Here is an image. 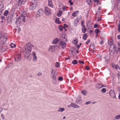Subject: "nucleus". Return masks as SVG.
Here are the masks:
<instances>
[{
  "label": "nucleus",
  "instance_id": "f257e3e1",
  "mask_svg": "<svg viewBox=\"0 0 120 120\" xmlns=\"http://www.w3.org/2000/svg\"><path fill=\"white\" fill-rule=\"evenodd\" d=\"M31 44H29L26 47L24 46L22 48V51L25 57L28 58L30 55L32 50Z\"/></svg>",
  "mask_w": 120,
  "mask_h": 120
},
{
  "label": "nucleus",
  "instance_id": "f03ea898",
  "mask_svg": "<svg viewBox=\"0 0 120 120\" xmlns=\"http://www.w3.org/2000/svg\"><path fill=\"white\" fill-rule=\"evenodd\" d=\"M51 74V76L53 79L52 82L54 83L55 84L57 82L56 76H57V74L56 73V71L54 70H52Z\"/></svg>",
  "mask_w": 120,
  "mask_h": 120
},
{
  "label": "nucleus",
  "instance_id": "7ed1b4c3",
  "mask_svg": "<svg viewBox=\"0 0 120 120\" xmlns=\"http://www.w3.org/2000/svg\"><path fill=\"white\" fill-rule=\"evenodd\" d=\"M26 16V15H22L19 18L17 19L16 23L17 25L19 26L20 25L21 19L22 20L23 22H25L26 21L25 20H26V18H27Z\"/></svg>",
  "mask_w": 120,
  "mask_h": 120
},
{
  "label": "nucleus",
  "instance_id": "20e7f679",
  "mask_svg": "<svg viewBox=\"0 0 120 120\" xmlns=\"http://www.w3.org/2000/svg\"><path fill=\"white\" fill-rule=\"evenodd\" d=\"M38 3V1L37 0H33L30 5L29 8L30 10H33L35 9Z\"/></svg>",
  "mask_w": 120,
  "mask_h": 120
},
{
  "label": "nucleus",
  "instance_id": "39448f33",
  "mask_svg": "<svg viewBox=\"0 0 120 120\" xmlns=\"http://www.w3.org/2000/svg\"><path fill=\"white\" fill-rule=\"evenodd\" d=\"M43 13V11L42 9H40L38 10L37 12L36 17H40L42 15Z\"/></svg>",
  "mask_w": 120,
  "mask_h": 120
},
{
  "label": "nucleus",
  "instance_id": "423d86ee",
  "mask_svg": "<svg viewBox=\"0 0 120 120\" xmlns=\"http://www.w3.org/2000/svg\"><path fill=\"white\" fill-rule=\"evenodd\" d=\"M45 14L47 15H49L51 14L50 10L47 7L45 8Z\"/></svg>",
  "mask_w": 120,
  "mask_h": 120
},
{
  "label": "nucleus",
  "instance_id": "0eeeda50",
  "mask_svg": "<svg viewBox=\"0 0 120 120\" xmlns=\"http://www.w3.org/2000/svg\"><path fill=\"white\" fill-rule=\"evenodd\" d=\"M109 93L110 95L113 98H116V96L115 95V93L112 90H111L109 92Z\"/></svg>",
  "mask_w": 120,
  "mask_h": 120
},
{
  "label": "nucleus",
  "instance_id": "6e6552de",
  "mask_svg": "<svg viewBox=\"0 0 120 120\" xmlns=\"http://www.w3.org/2000/svg\"><path fill=\"white\" fill-rule=\"evenodd\" d=\"M21 59L20 54L16 55L15 57V61L18 62L20 61Z\"/></svg>",
  "mask_w": 120,
  "mask_h": 120
},
{
  "label": "nucleus",
  "instance_id": "1a4fd4ad",
  "mask_svg": "<svg viewBox=\"0 0 120 120\" xmlns=\"http://www.w3.org/2000/svg\"><path fill=\"white\" fill-rule=\"evenodd\" d=\"M66 43L63 41H61L60 43V45L63 49L66 47Z\"/></svg>",
  "mask_w": 120,
  "mask_h": 120
},
{
  "label": "nucleus",
  "instance_id": "9d476101",
  "mask_svg": "<svg viewBox=\"0 0 120 120\" xmlns=\"http://www.w3.org/2000/svg\"><path fill=\"white\" fill-rule=\"evenodd\" d=\"M55 46H51L49 49V51L52 52H54L55 51Z\"/></svg>",
  "mask_w": 120,
  "mask_h": 120
},
{
  "label": "nucleus",
  "instance_id": "9b49d317",
  "mask_svg": "<svg viewBox=\"0 0 120 120\" xmlns=\"http://www.w3.org/2000/svg\"><path fill=\"white\" fill-rule=\"evenodd\" d=\"M4 10V6L3 4H0V15L2 14Z\"/></svg>",
  "mask_w": 120,
  "mask_h": 120
},
{
  "label": "nucleus",
  "instance_id": "f8f14e48",
  "mask_svg": "<svg viewBox=\"0 0 120 120\" xmlns=\"http://www.w3.org/2000/svg\"><path fill=\"white\" fill-rule=\"evenodd\" d=\"M78 19V18H77L76 19H75L74 23V26H76L78 25L79 23Z\"/></svg>",
  "mask_w": 120,
  "mask_h": 120
},
{
  "label": "nucleus",
  "instance_id": "ddd939ff",
  "mask_svg": "<svg viewBox=\"0 0 120 120\" xmlns=\"http://www.w3.org/2000/svg\"><path fill=\"white\" fill-rule=\"evenodd\" d=\"M70 105V106L75 108H79V106L73 103H71Z\"/></svg>",
  "mask_w": 120,
  "mask_h": 120
},
{
  "label": "nucleus",
  "instance_id": "4468645a",
  "mask_svg": "<svg viewBox=\"0 0 120 120\" xmlns=\"http://www.w3.org/2000/svg\"><path fill=\"white\" fill-rule=\"evenodd\" d=\"M81 97L80 96H79L76 99V101L77 103L80 104L81 103Z\"/></svg>",
  "mask_w": 120,
  "mask_h": 120
},
{
  "label": "nucleus",
  "instance_id": "2eb2a0df",
  "mask_svg": "<svg viewBox=\"0 0 120 120\" xmlns=\"http://www.w3.org/2000/svg\"><path fill=\"white\" fill-rule=\"evenodd\" d=\"M110 48L109 50H115L116 46L114 44H113L111 45H110Z\"/></svg>",
  "mask_w": 120,
  "mask_h": 120
},
{
  "label": "nucleus",
  "instance_id": "dca6fc26",
  "mask_svg": "<svg viewBox=\"0 0 120 120\" xmlns=\"http://www.w3.org/2000/svg\"><path fill=\"white\" fill-rule=\"evenodd\" d=\"M59 40L57 38H56L54 39L52 42V43L53 44H56L59 42Z\"/></svg>",
  "mask_w": 120,
  "mask_h": 120
},
{
  "label": "nucleus",
  "instance_id": "f3484780",
  "mask_svg": "<svg viewBox=\"0 0 120 120\" xmlns=\"http://www.w3.org/2000/svg\"><path fill=\"white\" fill-rule=\"evenodd\" d=\"M18 2V4L19 5H22L23 3L26 0H16Z\"/></svg>",
  "mask_w": 120,
  "mask_h": 120
},
{
  "label": "nucleus",
  "instance_id": "a211bd4d",
  "mask_svg": "<svg viewBox=\"0 0 120 120\" xmlns=\"http://www.w3.org/2000/svg\"><path fill=\"white\" fill-rule=\"evenodd\" d=\"M32 55L34 57L33 60L36 61L37 60V57L35 52H33Z\"/></svg>",
  "mask_w": 120,
  "mask_h": 120
},
{
  "label": "nucleus",
  "instance_id": "6ab92c4d",
  "mask_svg": "<svg viewBox=\"0 0 120 120\" xmlns=\"http://www.w3.org/2000/svg\"><path fill=\"white\" fill-rule=\"evenodd\" d=\"M79 12V11H74L72 14V15L74 17H75L77 15V14Z\"/></svg>",
  "mask_w": 120,
  "mask_h": 120
},
{
  "label": "nucleus",
  "instance_id": "aec40b11",
  "mask_svg": "<svg viewBox=\"0 0 120 120\" xmlns=\"http://www.w3.org/2000/svg\"><path fill=\"white\" fill-rule=\"evenodd\" d=\"M115 51L116 54H119L120 52V47L119 46L115 48Z\"/></svg>",
  "mask_w": 120,
  "mask_h": 120
},
{
  "label": "nucleus",
  "instance_id": "412c9836",
  "mask_svg": "<svg viewBox=\"0 0 120 120\" xmlns=\"http://www.w3.org/2000/svg\"><path fill=\"white\" fill-rule=\"evenodd\" d=\"M52 0H48V5L51 7H52L53 5L52 2Z\"/></svg>",
  "mask_w": 120,
  "mask_h": 120
},
{
  "label": "nucleus",
  "instance_id": "4be33fe9",
  "mask_svg": "<svg viewBox=\"0 0 120 120\" xmlns=\"http://www.w3.org/2000/svg\"><path fill=\"white\" fill-rule=\"evenodd\" d=\"M86 26L84 25H83L82 28V32L83 33H85L86 32Z\"/></svg>",
  "mask_w": 120,
  "mask_h": 120
},
{
  "label": "nucleus",
  "instance_id": "5701e85b",
  "mask_svg": "<svg viewBox=\"0 0 120 120\" xmlns=\"http://www.w3.org/2000/svg\"><path fill=\"white\" fill-rule=\"evenodd\" d=\"M115 51V50H109V53L110 55L111 56H113L114 54Z\"/></svg>",
  "mask_w": 120,
  "mask_h": 120
},
{
  "label": "nucleus",
  "instance_id": "b1692460",
  "mask_svg": "<svg viewBox=\"0 0 120 120\" xmlns=\"http://www.w3.org/2000/svg\"><path fill=\"white\" fill-rule=\"evenodd\" d=\"M78 42V41L77 40V39L75 38L73 41L72 43L73 44H75V45H76L77 44Z\"/></svg>",
  "mask_w": 120,
  "mask_h": 120
},
{
  "label": "nucleus",
  "instance_id": "393cba45",
  "mask_svg": "<svg viewBox=\"0 0 120 120\" xmlns=\"http://www.w3.org/2000/svg\"><path fill=\"white\" fill-rule=\"evenodd\" d=\"M82 94L84 95H86L87 93V91L86 90H83L81 91Z\"/></svg>",
  "mask_w": 120,
  "mask_h": 120
},
{
  "label": "nucleus",
  "instance_id": "a878e982",
  "mask_svg": "<svg viewBox=\"0 0 120 120\" xmlns=\"http://www.w3.org/2000/svg\"><path fill=\"white\" fill-rule=\"evenodd\" d=\"M87 37V35L85 33L83 34V38L84 40H85L86 39V38Z\"/></svg>",
  "mask_w": 120,
  "mask_h": 120
},
{
  "label": "nucleus",
  "instance_id": "bb28decb",
  "mask_svg": "<svg viewBox=\"0 0 120 120\" xmlns=\"http://www.w3.org/2000/svg\"><path fill=\"white\" fill-rule=\"evenodd\" d=\"M55 22L56 23L59 24H60L61 22L59 21V18H57L56 19Z\"/></svg>",
  "mask_w": 120,
  "mask_h": 120
},
{
  "label": "nucleus",
  "instance_id": "cd10ccee",
  "mask_svg": "<svg viewBox=\"0 0 120 120\" xmlns=\"http://www.w3.org/2000/svg\"><path fill=\"white\" fill-rule=\"evenodd\" d=\"M62 12L60 10H59V11L57 13V15L58 16H60L62 15Z\"/></svg>",
  "mask_w": 120,
  "mask_h": 120
},
{
  "label": "nucleus",
  "instance_id": "c85d7f7f",
  "mask_svg": "<svg viewBox=\"0 0 120 120\" xmlns=\"http://www.w3.org/2000/svg\"><path fill=\"white\" fill-rule=\"evenodd\" d=\"M90 47L92 49H95L94 45L93 43L91 44L90 45Z\"/></svg>",
  "mask_w": 120,
  "mask_h": 120
},
{
  "label": "nucleus",
  "instance_id": "c756f323",
  "mask_svg": "<svg viewBox=\"0 0 120 120\" xmlns=\"http://www.w3.org/2000/svg\"><path fill=\"white\" fill-rule=\"evenodd\" d=\"M78 62L77 60H74L72 61V64L74 65L76 64Z\"/></svg>",
  "mask_w": 120,
  "mask_h": 120
},
{
  "label": "nucleus",
  "instance_id": "7c9ffc66",
  "mask_svg": "<svg viewBox=\"0 0 120 120\" xmlns=\"http://www.w3.org/2000/svg\"><path fill=\"white\" fill-rule=\"evenodd\" d=\"M10 45L11 48H15L16 46V45L15 44H14L13 43H11V44H10Z\"/></svg>",
  "mask_w": 120,
  "mask_h": 120
},
{
  "label": "nucleus",
  "instance_id": "2f4dec72",
  "mask_svg": "<svg viewBox=\"0 0 120 120\" xmlns=\"http://www.w3.org/2000/svg\"><path fill=\"white\" fill-rule=\"evenodd\" d=\"M64 108H61L59 109L58 110V112H62L64 111Z\"/></svg>",
  "mask_w": 120,
  "mask_h": 120
},
{
  "label": "nucleus",
  "instance_id": "473e14b6",
  "mask_svg": "<svg viewBox=\"0 0 120 120\" xmlns=\"http://www.w3.org/2000/svg\"><path fill=\"white\" fill-rule=\"evenodd\" d=\"M94 0H87L86 1L87 3L89 5H90V3H92Z\"/></svg>",
  "mask_w": 120,
  "mask_h": 120
},
{
  "label": "nucleus",
  "instance_id": "72a5a7b5",
  "mask_svg": "<svg viewBox=\"0 0 120 120\" xmlns=\"http://www.w3.org/2000/svg\"><path fill=\"white\" fill-rule=\"evenodd\" d=\"M62 39L63 41H67V37H65V36L64 37L62 36Z\"/></svg>",
  "mask_w": 120,
  "mask_h": 120
},
{
  "label": "nucleus",
  "instance_id": "f704fd0d",
  "mask_svg": "<svg viewBox=\"0 0 120 120\" xmlns=\"http://www.w3.org/2000/svg\"><path fill=\"white\" fill-rule=\"evenodd\" d=\"M58 28L59 29L60 31H62L63 29V27L61 25H60L58 27Z\"/></svg>",
  "mask_w": 120,
  "mask_h": 120
},
{
  "label": "nucleus",
  "instance_id": "c9c22d12",
  "mask_svg": "<svg viewBox=\"0 0 120 120\" xmlns=\"http://www.w3.org/2000/svg\"><path fill=\"white\" fill-rule=\"evenodd\" d=\"M94 31L96 34H97L100 31L98 29H97L95 30Z\"/></svg>",
  "mask_w": 120,
  "mask_h": 120
},
{
  "label": "nucleus",
  "instance_id": "e433bc0d",
  "mask_svg": "<svg viewBox=\"0 0 120 120\" xmlns=\"http://www.w3.org/2000/svg\"><path fill=\"white\" fill-rule=\"evenodd\" d=\"M98 88H101L103 87H104L105 86L104 85H102L101 84H98Z\"/></svg>",
  "mask_w": 120,
  "mask_h": 120
},
{
  "label": "nucleus",
  "instance_id": "4c0bfd02",
  "mask_svg": "<svg viewBox=\"0 0 120 120\" xmlns=\"http://www.w3.org/2000/svg\"><path fill=\"white\" fill-rule=\"evenodd\" d=\"M120 118V114L116 116L115 117V119L117 120H118Z\"/></svg>",
  "mask_w": 120,
  "mask_h": 120
},
{
  "label": "nucleus",
  "instance_id": "58836bf2",
  "mask_svg": "<svg viewBox=\"0 0 120 120\" xmlns=\"http://www.w3.org/2000/svg\"><path fill=\"white\" fill-rule=\"evenodd\" d=\"M55 67L56 68H58L60 66L59 63L58 62H56L55 65Z\"/></svg>",
  "mask_w": 120,
  "mask_h": 120
},
{
  "label": "nucleus",
  "instance_id": "ea45409f",
  "mask_svg": "<svg viewBox=\"0 0 120 120\" xmlns=\"http://www.w3.org/2000/svg\"><path fill=\"white\" fill-rule=\"evenodd\" d=\"M8 10H6V11L4 13V15L5 16H6L8 14Z\"/></svg>",
  "mask_w": 120,
  "mask_h": 120
},
{
  "label": "nucleus",
  "instance_id": "a19ab883",
  "mask_svg": "<svg viewBox=\"0 0 120 120\" xmlns=\"http://www.w3.org/2000/svg\"><path fill=\"white\" fill-rule=\"evenodd\" d=\"M106 90V89L105 88H103L102 89L101 91L102 93H104L105 92Z\"/></svg>",
  "mask_w": 120,
  "mask_h": 120
},
{
  "label": "nucleus",
  "instance_id": "79ce46f5",
  "mask_svg": "<svg viewBox=\"0 0 120 120\" xmlns=\"http://www.w3.org/2000/svg\"><path fill=\"white\" fill-rule=\"evenodd\" d=\"M99 26L97 24H95L94 25V28H98Z\"/></svg>",
  "mask_w": 120,
  "mask_h": 120
},
{
  "label": "nucleus",
  "instance_id": "37998d69",
  "mask_svg": "<svg viewBox=\"0 0 120 120\" xmlns=\"http://www.w3.org/2000/svg\"><path fill=\"white\" fill-rule=\"evenodd\" d=\"M113 40H110V41L109 42V44L110 45H111V44H113Z\"/></svg>",
  "mask_w": 120,
  "mask_h": 120
},
{
  "label": "nucleus",
  "instance_id": "c03bdc74",
  "mask_svg": "<svg viewBox=\"0 0 120 120\" xmlns=\"http://www.w3.org/2000/svg\"><path fill=\"white\" fill-rule=\"evenodd\" d=\"M69 3L70 4V5H72L73 4V2L71 1V0H70L68 1Z\"/></svg>",
  "mask_w": 120,
  "mask_h": 120
},
{
  "label": "nucleus",
  "instance_id": "a18cd8bd",
  "mask_svg": "<svg viewBox=\"0 0 120 120\" xmlns=\"http://www.w3.org/2000/svg\"><path fill=\"white\" fill-rule=\"evenodd\" d=\"M68 26L66 24H64V26L63 27V28L65 29V28H68Z\"/></svg>",
  "mask_w": 120,
  "mask_h": 120
},
{
  "label": "nucleus",
  "instance_id": "49530a36",
  "mask_svg": "<svg viewBox=\"0 0 120 120\" xmlns=\"http://www.w3.org/2000/svg\"><path fill=\"white\" fill-rule=\"evenodd\" d=\"M112 67L115 69H116L119 67V66L118 65H116L114 68L113 67V66H112Z\"/></svg>",
  "mask_w": 120,
  "mask_h": 120
},
{
  "label": "nucleus",
  "instance_id": "de8ad7c7",
  "mask_svg": "<svg viewBox=\"0 0 120 120\" xmlns=\"http://www.w3.org/2000/svg\"><path fill=\"white\" fill-rule=\"evenodd\" d=\"M1 117L3 120H4L5 119V117H4V116L3 114H2L1 115Z\"/></svg>",
  "mask_w": 120,
  "mask_h": 120
},
{
  "label": "nucleus",
  "instance_id": "09e8293b",
  "mask_svg": "<svg viewBox=\"0 0 120 120\" xmlns=\"http://www.w3.org/2000/svg\"><path fill=\"white\" fill-rule=\"evenodd\" d=\"M58 79L60 81H61L63 80V78L62 77H60L58 78Z\"/></svg>",
  "mask_w": 120,
  "mask_h": 120
},
{
  "label": "nucleus",
  "instance_id": "8fccbe9b",
  "mask_svg": "<svg viewBox=\"0 0 120 120\" xmlns=\"http://www.w3.org/2000/svg\"><path fill=\"white\" fill-rule=\"evenodd\" d=\"M79 62L80 64H84V62L83 61H81L80 60H79Z\"/></svg>",
  "mask_w": 120,
  "mask_h": 120
},
{
  "label": "nucleus",
  "instance_id": "3c124183",
  "mask_svg": "<svg viewBox=\"0 0 120 120\" xmlns=\"http://www.w3.org/2000/svg\"><path fill=\"white\" fill-rule=\"evenodd\" d=\"M82 45V44L81 43H80L79 45H77V48L78 49H79L80 47V46L81 45Z\"/></svg>",
  "mask_w": 120,
  "mask_h": 120
},
{
  "label": "nucleus",
  "instance_id": "603ef678",
  "mask_svg": "<svg viewBox=\"0 0 120 120\" xmlns=\"http://www.w3.org/2000/svg\"><path fill=\"white\" fill-rule=\"evenodd\" d=\"M91 101H89L87 102H86L85 104L86 105H88V104H89L91 103Z\"/></svg>",
  "mask_w": 120,
  "mask_h": 120
},
{
  "label": "nucleus",
  "instance_id": "864d4df0",
  "mask_svg": "<svg viewBox=\"0 0 120 120\" xmlns=\"http://www.w3.org/2000/svg\"><path fill=\"white\" fill-rule=\"evenodd\" d=\"M5 18V17L3 16H2L1 17V19L2 20H4Z\"/></svg>",
  "mask_w": 120,
  "mask_h": 120
},
{
  "label": "nucleus",
  "instance_id": "5fc2aeb1",
  "mask_svg": "<svg viewBox=\"0 0 120 120\" xmlns=\"http://www.w3.org/2000/svg\"><path fill=\"white\" fill-rule=\"evenodd\" d=\"M109 59H110V58H108L107 59H106V60H105V62L106 63H107L108 62V61L109 60Z\"/></svg>",
  "mask_w": 120,
  "mask_h": 120
},
{
  "label": "nucleus",
  "instance_id": "6e6d98bb",
  "mask_svg": "<svg viewBox=\"0 0 120 120\" xmlns=\"http://www.w3.org/2000/svg\"><path fill=\"white\" fill-rule=\"evenodd\" d=\"M90 39H88L87 40V41L86 42V44H88V43H90Z\"/></svg>",
  "mask_w": 120,
  "mask_h": 120
},
{
  "label": "nucleus",
  "instance_id": "4d7b16f0",
  "mask_svg": "<svg viewBox=\"0 0 120 120\" xmlns=\"http://www.w3.org/2000/svg\"><path fill=\"white\" fill-rule=\"evenodd\" d=\"M42 75V73H41L40 72H39V73H38L37 74V75L39 76H41V75Z\"/></svg>",
  "mask_w": 120,
  "mask_h": 120
},
{
  "label": "nucleus",
  "instance_id": "13d9d810",
  "mask_svg": "<svg viewBox=\"0 0 120 120\" xmlns=\"http://www.w3.org/2000/svg\"><path fill=\"white\" fill-rule=\"evenodd\" d=\"M86 69L87 70H89V67L88 66H86L85 67Z\"/></svg>",
  "mask_w": 120,
  "mask_h": 120
},
{
  "label": "nucleus",
  "instance_id": "bf43d9fd",
  "mask_svg": "<svg viewBox=\"0 0 120 120\" xmlns=\"http://www.w3.org/2000/svg\"><path fill=\"white\" fill-rule=\"evenodd\" d=\"M94 2H97V4H98V2H99V0H94Z\"/></svg>",
  "mask_w": 120,
  "mask_h": 120
},
{
  "label": "nucleus",
  "instance_id": "052dcab7",
  "mask_svg": "<svg viewBox=\"0 0 120 120\" xmlns=\"http://www.w3.org/2000/svg\"><path fill=\"white\" fill-rule=\"evenodd\" d=\"M71 52H72L71 53V54L72 55H74L75 54V52H73V50H71Z\"/></svg>",
  "mask_w": 120,
  "mask_h": 120
},
{
  "label": "nucleus",
  "instance_id": "680f3d73",
  "mask_svg": "<svg viewBox=\"0 0 120 120\" xmlns=\"http://www.w3.org/2000/svg\"><path fill=\"white\" fill-rule=\"evenodd\" d=\"M70 58L69 56H68V58H65V60H69Z\"/></svg>",
  "mask_w": 120,
  "mask_h": 120
},
{
  "label": "nucleus",
  "instance_id": "e2e57ef3",
  "mask_svg": "<svg viewBox=\"0 0 120 120\" xmlns=\"http://www.w3.org/2000/svg\"><path fill=\"white\" fill-rule=\"evenodd\" d=\"M104 42L103 40H101L100 42V43L101 44H102Z\"/></svg>",
  "mask_w": 120,
  "mask_h": 120
},
{
  "label": "nucleus",
  "instance_id": "0e129e2a",
  "mask_svg": "<svg viewBox=\"0 0 120 120\" xmlns=\"http://www.w3.org/2000/svg\"><path fill=\"white\" fill-rule=\"evenodd\" d=\"M63 10L64 11H66L67 8L66 7H64L63 8Z\"/></svg>",
  "mask_w": 120,
  "mask_h": 120
},
{
  "label": "nucleus",
  "instance_id": "69168bd1",
  "mask_svg": "<svg viewBox=\"0 0 120 120\" xmlns=\"http://www.w3.org/2000/svg\"><path fill=\"white\" fill-rule=\"evenodd\" d=\"M21 30V28L20 27H18V31L19 32Z\"/></svg>",
  "mask_w": 120,
  "mask_h": 120
},
{
  "label": "nucleus",
  "instance_id": "338daca9",
  "mask_svg": "<svg viewBox=\"0 0 120 120\" xmlns=\"http://www.w3.org/2000/svg\"><path fill=\"white\" fill-rule=\"evenodd\" d=\"M117 38L118 39H120V34L118 35Z\"/></svg>",
  "mask_w": 120,
  "mask_h": 120
},
{
  "label": "nucleus",
  "instance_id": "774afa93",
  "mask_svg": "<svg viewBox=\"0 0 120 120\" xmlns=\"http://www.w3.org/2000/svg\"><path fill=\"white\" fill-rule=\"evenodd\" d=\"M84 22V21H82L81 22L82 25V26H83V25H84L83 24Z\"/></svg>",
  "mask_w": 120,
  "mask_h": 120
}]
</instances>
